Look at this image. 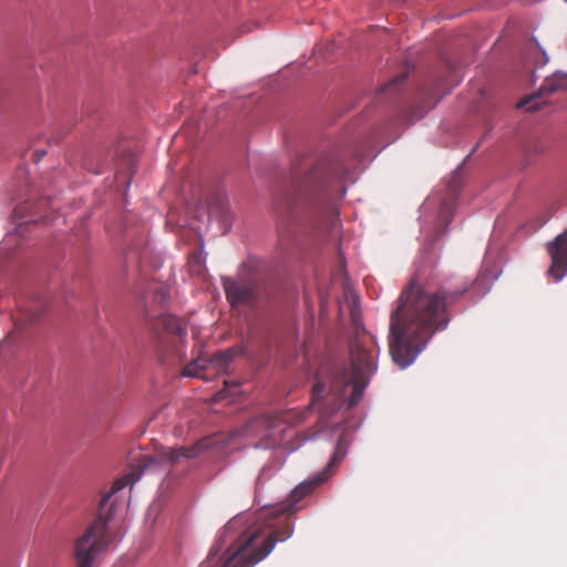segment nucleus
Returning a JSON list of instances; mask_svg holds the SVG:
<instances>
[{
  "label": "nucleus",
  "mask_w": 567,
  "mask_h": 567,
  "mask_svg": "<svg viewBox=\"0 0 567 567\" xmlns=\"http://www.w3.org/2000/svg\"><path fill=\"white\" fill-rule=\"evenodd\" d=\"M347 451L341 441L323 471L312 478L296 486L288 499L269 517L266 527L270 532L264 536L261 530L251 526L243 532V519H230L220 530L217 540L212 546L207 558L199 567H254L274 549L277 542H285L292 535V524L288 515L296 512V505L315 488L324 483L332 471L344 458Z\"/></svg>",
  "instance_id": "nucleus-1"
},
{
  "label": "nucleus",
  "mask_w": 567,
  "mask_h": 567,
  "mask_svg": "<svg viewBox=\"0 0 567 567\" xmlns=\"http://www.w3.org/2000/svg\"><path fill=\"white\" fill-rule=\"evenodd\" d=\"M347 451L341 441L323 471L312 478L296 486L288 499L269 517L266 527L270 532L264 536L261 530L251 526L243 532V519H230L220 530L217 540L212 546L207 558L199 567H254L274 549L277 542H285L292 535V524L288 515L296 512V505L315 488L324 483L332 471L344 458Z\"/></svg>",
  "instance_id": "nucleus-2"
},
{
  "label": "nucleus",
  "mask_w": 567,
  "mask_h": 567,
  "mask_svg": "<svg viewBox=\"0 0 567 567\" xmlns=\"http://www.w3.org/2000/svg\"><path fill=\"white\" fill-rule=\"evenodd\" d=\"M467 290L424 287L411 281L403 289L390 320V354L400 368L409 367L436 331L451 321L449 309Z\"/></svg>",
  "instance_id": "nucleus-3"
},
{
  "label": "nucleus",
  "mask_w": 567,
  "mask_h": 567,
  "mask_svg": "<svg viewBox=\"0 0 567 567\" xmlns=\"http://www.w3.org/2000/svg\"><path fill=\"white\" fill-rule=\"evenodd\" d=\"M375 369L373 351L355 342L351 346L350 365L332 369L329 392L340 403L346 404L347 410H351L361 401L364 388Z\"/></svg>",
  "instance_id": "nucleus-4"
},
{
  "label": "nucleus",
  "mask_w": 567,
  "mask_h": 567,
  "mask_svg": "<svg viewBox=\"0 0 567 567\" xmlns=\"http://www.w3.org/2000/svg\"><path fill=\"white\" fill-rule=\"evenodd\" d=\"M140 475L130 472L114 481L110 491L101 495L96 518L87 526L74 544V559L76 567H92L99 555L105 553L112 542L107 529L110 513L104 514V507L110 498L128 485H133ZM111 512V509L109 511Z\"/></svg>",
  "instance_id": "nucleus-5"
},
{
  "label": "nucleus",
  "mask_w": 567,
  "mask_h": 567,
  "mask_svg": "<svg viewBox=\"0 0 567 567\" xmlns=\"http://www.w3.org/2000/svg\"><path fill=\"white\" fill-rule=\"evenodd\" d=\"M346 174L347 169L340 159L324 156L302 177L299 187L303 189L324 187L330 181L343 178Z\"/></svg>",
  "instance_id": "nucleus-6"
},
{
  "label": "nucleus",
  "mask_w": 567,
  "mask_h": 567,
  "mask_svg": "<svg viewBox=\"0 0 567 567\" xmlns=\"http://www.w3.org/2000/svg\"><path fill=\"white\" fill-rule=\"evenodd\" d=\"M148 329L163 347H172L174 352L181 354L179 346L184 343L186 332L176 317L159 315L148 321Z\"/></svg>",
  "instance_id": "nucleus-7"
},
{
  "label": "nucleus",
  "mask_w": 567,
  "mask_h": 567,
  "mask_svg": "<svg viewBox=\"0 0 567 567\" xmlns=\"http://www.w3.org/2000/svg\"><path fill=\"white\" fill-rule=\"evenodd\" d=\"M210 437L199 440L196 444L185 447H161L155 451L152 455H145L143 458L144 467H151L154 465H174L182 458H193L197 456L202 451L210 447Z\"/></svg>",
  "instance_id": "nucleus-8"
},
{
  "label": "nucleus",
  "mask_w": 567,
  "mask_h": 567,
  "mask_svg": "<svg viewBox=\"0 0 567 567\" xmlns=\"http://www.w3.org/2000/svg\"><path fill=\"white\" fill-rule=\"evenodd\" d=\"M221 282L226 298L231 307L252 305L257 299V287L251 280L223 277Z\"/></svg>",
  "instance_id": "nucleus-9"
},
{
  "label": "nucleus",
  "mask_w": 567,
  "mask_h": 567,
  "mask_svg": "<svg viewBox=\"0 0 567 567\" xmlns=\"http://www.w3.org/2000/svg\"><path fill=\"white\" fill-rule=\"evenodd\" d=\"M233 358V350L217 352L209 360L198 358L197 360H193L184 367L183 375L207 379L208 375L205 373V371L208 368L212 367L217 373L224 372L226 371L228 364L231 362Z\"/></svg>",
  "instance_id": "nucleus-10"
},
{
  "label": "nucleus",
  "mask_w": 567,
  "mask_h": 567,
  "mask_svg": "<svg viewBox=\"0 0 567 567\" xmlns=\"http://www.w3.org/2000/svg\"><path fill=\"white\" fill-rule=\"evenodd\" d=\"M564 90H567V74L555 73L545 79L538 92L520 100L517 103V109L526 107L528 111H537L540 109V104L538 102L532 103L534 100Z\"/></svg>",
  "instance_id": "nucleus-11"
},
{
  "label": "nucleus",
  "mask_w": 567,
  "mask_h": 567,
  "mask_svg": "<svg viewBox=\"0 0 567 567\" xmlns=\"http://www.w3.org/2000/svg\"><path fill=\"white\" fill-rule=\"evenodd\" d=\"M548 254L551 259L549 275L560 280L567 270V231L558 235L553 243L548 244Z\"/></svg>",
  "instance_id": "nucleus-12"
},
{
  "label": "nucleus",
  "mask_w": 567,
  "mask_h": 567,
  "mask_svg": "<svg viewBox=\"0 0 567 567\" xmlns=\"http://www.w3.org/2000/svg\"><path fill=\"white\" fill-rule=\"evenodd\" d=\"M49 204V199L43 198L40 199L37 204H33L32 207L29 203H23L17 206L13 210V218L18 220H22L25 217H29L25 221H20L19 227H22L23 224L29 225L37 223L39 219L43 217L37 218V215L42 213L44 207Z\"/></svg>",
  "instance_id": "nucleus-13"
},
{
  "label": "nucleus",
  "mask_w": 567,
  "mask_h": 567,
  "mask_svg": "<svg viewBox=\"0 0 567 567\" xmlns=\"http://www.w3.org/2000/svg\"><path fill=\"white\" fill-rule=\"evenodd\" d=\"M328 394L326 385L321 380H317L312 385L311 406H319L321 400Z\"/></svg>",
  "instance_id": "nucleus-14"
},
{
  "label": "nucleus",
  "mask_w": 567,
  "mask_h": 567,
  "mask_svg": "<svg viewBox=\"0 0 567 567\" xmlns=\"http://www.w3.org/2000/svg\"><path fill=\"white\" fill-rule=\"evenodd\" d=\"M406 78L405 73H402L400 75H396L393 80H391L383 89L382 91L386 92L392 90L394 86H396L399 83H402Z\"/></svg>",
  "instance_id": "nucleus-15"
},
{
  "label": "nucleus",
  "mask_w": 567,
  "mask_h": 567,
  "mask_svg": "<svg viewBox=\"0 0 567 567\" xmlns=\"http://www.w3.org/2000/svg\"><path fill=\"white\" fill-rule=\"evenodd\" d=\"M44 155H45V151H35L34 152L35 161H40Z\"/></svg>",
  "instance_id": "nucleus-16"
},
{
  "label": "nucleus",
  "mask_w": 567,
  "mask_h": 567,
  "mask_svg": "<svg viewBox=\"0 0 567 567\" xmlns=\"http://www.w3.org/2000/svg\"><path fill=\"white\" fill-rule=\"evenodd\" d=\"M159 292H161V300H164L168 295L164 287L159 288Z\"/></svg>",
  "instance_id": "nucleus-17"
},
{
  "label": "nucleus",
  "mask_w": 567,
  "mask_h": 567,
  "mask_svg": "<svg viewBox=\"0 0 567 567\" xmlns=\"http://www.w3.org/2000/svg\"><path fill=\"white\" fill-rule=\"evenodd\" d=\"M40 317H41L40 312H32L30 315V320L35 321V320L40 319Z\"/></svg>",
  "instance_id": "nucleus-18"
}]
</instances>
